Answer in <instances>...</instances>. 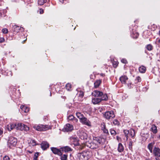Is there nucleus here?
Returning a JSON list of instances; mask_svg holds the SVG:
<instances>
[{
	"label": "nucleus",
	"mask_w": 160,
	"mask_h": 160,
	"mask_svg": "<svg viewBox=\"0 0 160 160\" xmlns=\"http://www.w3.org/2000/svg\"><path fill=\"white\" fill-rule=\"evenodd\" d=\"M92 95L96 97H99L101 98H94L92 100V102L94 104H98L102 101H106L108 99L107 94L103 93L102 92L98 90L94 91L92 93Z\"/></svg>",
	"instance_id": "obj_1"
},
{
	"label": "nucleus",
	"mask_w": 160,
	"mask_h": 160,
	"mask_svg": "<svg viewBox=\"0 0 160 160\" xmlns=\"http://www.w3.org/2000/svg\"><path fill=\"white\" fill-rule=\"evenodd\" d=\"M33 128L38 131H45L51 129V127L47 125H35L33 126Z\"/></svg>",
	"instance_id": "obj_2"
},
{
	"label": "nucleus",
	"mask_w": 160,
	"mask_h": 160,
	"mask_svg": "<svg viewBox=\"0 0 160 160\" xmlns=\"http://www.w3.org/2000/svg\"><path fill=\"white\" fill-rule=\"evenodd\" d=\"M17 142V140L16 138L12 136L10 137L7 142L8 147L10 148H12L16 146Z\"/></svg>",
	"instance_id": "obj_3"
},
{
	"label": "nucleus",
	"mask_w": 160,
	"mask_h": 160,
	"mask_svg": "<svg viewBox=\"0 0 160 160\" xmlns=\"http://www.w3.org/2000/svg\"><path fill=\"white\" fill-rule=\"evenodd\" d=\"M90 152L88 151L83 152L77 155V159L78 160H88L90 157Z\"/></svg>",
	"instance_id": "obj_4"
},
{
	"label": "nucleus",
	"mask_w": 160,
	"mask_h": 160,
	"mask_svg": "<svg viewBox=\"0 0 160 160\" xmlns=\"http://www.w3.org/2000/svg\"><path fill=\"white\" fill-rule=\"evenodd\" d=\"M84 145L85 147L86 146L92 149L97 148L99 146V145L97 143H94V142L91 141L86 142L84 143Z\"/></svg>",
	"instance_id": "obj_5"
},
{
	"label": "nucleus",
	"mask_w": 160,
	"mask_h": 160,
	"mask_svg": "<svg viewBox=\"0 0 160 160\" xmlns=\"http://www.w3.org/2000/svg\"><path fill=\"white\" fill-rule=\"evenodd\" d=\"M15 125V128L17 129L20 130L21 131L24 130L26 131H28L29 129L28 127L22 123H19Z\"/></svg>",
	"instance_id": "obj_6"
},
{
	"label": "nucleus",
	"mask_w": 160,
	"mask_h": 160,
	"mask_svg": "<svg viewBox=\"0 0 160 160\" xmlns=\"http://www.w3.org/2000/svg\"><path fill=\"white\" fill-rule=\"evenodd\" d=\"M104 117L108 120L112 119L115 117V115L112 111L106 112L104 114Z\"/></svg>",
	"instance_id": "obj_7"
},
{
	"label": "nucleus",
	"mask_w": 160,
	"mask_h": 160,
	"mask_svg": "<svg viewBox=\"0 0 160 160\" xmlns=\"http://www.w3.org/2000/svg\"><path fill=\"white\" fill-rule=\"evenodd\" d=\"M78 135L82 139H86L88 138L87 134L82 130L79 131Z\"/></svg>",
	"instance_id": "obj_8"
},
{
	"label": "nucleus",
	"mask_w": 160,
	"mask_h": 160,
	"mask_svg": "<svg viewBox=\"0 0 160 160\" xmlns=\"http://www.w3.org/2000/svg\"><path fill=\"white\" fill-rule=\"evenodd\" d=\"M13 31L14 34H16L17 33L19 32L20 30L21 31L23 30V28L21 27H19L17 25H14L13 26Z\"/></svg>",
	"instance_id": "obj_9"
},
{
	"label": "nucleus",
	"mask_w": 160,
	"mask_h": 160,
	"mask_svg": "<svg viewBox=\"0 0 160 160\" xmlns=\"http://www.w3.org/2000/svg\"><path fill=\"white\" fill-rule=\"evenodd\" d=\"M153 151L154 156L157 158L160 157V149L158 148L154 147Z\"/></svg>",
	"instance_id": "obj_10"
},
{
	"label": "nucleus",
	"mask_w": 160,
	"mask_h": 160,
	"mask_svg": "<svg viewBox=\"0 0 160 160\" xmlns=\"http://www.w3.org/2000/svg\"><path fill=\"white\" fill-rule=\"evenodd\" d=\"M51 150L55 154H57L58 155H61L62 154L61 149L60 150L56 148L52 147L51 148Z\"/></svg>",
	"instance_id": "obj_11"
},
{
	"label": "nucleus",
	"mask_w": 160,
	"mask_h": 160,
	"mask_svg": "<svg viewBox=\"0 0 160 160\" xmlns=\"http://www.w3.org/2000/svg\"><path fill=\"white\" fill-rule=\"evenodd\" d=\"M80 121V122L88 126H91V124L90 122L85 117H84Z\"/></svg>",
	"instance_id": "obj_12"
},
{
	"label": "nucleus",
	"mask_w": 160,
	"mask_h": 160,
	"mask_svg": "<svg viewBox=\"0 0 160 160\" xmlns=\"http://www.w3.org/2000/svg\"><path fill=\"white\" fill-rule=\"evenodd\" d=\"M64 129L65 131L69 132L73 129V126L69 124H67L64 127Z\"/></svg>",
	"instance_id": "obj_13"
},
{
	"label": "nucleus",
	"mask_w": 160,
	"mask_h": 160,
	"mask_svg": "<svg viewBox=\"0 0 160 160\" xmlns=\"http://www.w3.org/2000/svg\"><path fill=\"white\" fill-rule=\"evenodd\" d=\"M128 79V78L127 76L125 75L122 76L119 78L120 81L123 84H125L126 81Z\"/></svg>",
	"instance_id": "obj_14"
},
{
	"label": "nucleus",
	"mask_w": 160,
	"mask_h": 160,
	"mask_svg": "<svg viewBox=\"0 0 160 160\" xmlns=\"http://www.w3.org/2000/svg\"><path fill=\"white\" fill-rule=\"evenodd\" d=\"M49 147V144L46 142H43L41 144V147L43 150H45Z\"/></svg>",
	"instance_id": "obj_15"
},
{
	"label": "nucleus",
	"mask_w": 160,
	"mask_h": 160,
	"mask_svg": "<svg viewBox=\"0 0 160 160\" xmlns=\"http://www.w3.org/2000/svg\"><path fill=\"white\" fill-rule=\"evenodd\" d=\"M15 124L10 123L8 125L6 126V128L9 131H11L13 128H15Z\"/></svg>",
	"instance_id": "obj_16"
},
{
	"label": "nucleus",
	"mask_w": 160,
	"mask_h": 160,
	"mask_svg": "<svg viewBox=\"0 0 160 160\" xmlns=\"http://www.w3.org/2000/svg\"><path fill=\"white\" fill-rule=\"evenodd\" d=\"M92 141L94 143H97L98 144L100 145L101 144V139L99 138L94 137L93 138Z\"/></svg>",
	"instance_id": "obj_17"
},
{
	"label": "nucleus",
	"mask_w": 160,
	"mask_h": 160,
	"mask_svg": "<svg viewBox=\"0 0 160 160\" xmlns=\"http://www.w3.org/2000/svg\"><path fill=\"white\" fill-rule=\"evenodd\" d=\"M61 149L62 151L64 152H68L72 150L71 148L68 146H65L64 147L61 148Z\"/></svg>",
	"instance_id": "obj_18"
},
{
	"label": "nucleus",
	"mask_w": 160,
	"mask_h": 160,
	"mask_svg": "<svg viewBox=\"0 0 160 160\" xmlns=\"http://www.w3.org/2000/svg\"><path fill=\"white\" fill-rule=\"evenodd\" d=\"M154 143V142H151L149 143L148 146V148L151 153H152L153 152L152 149Z\"/></svg>",
	"instance_id": "obj_19"
},
{
	"label": "nucleus",
	"mask_w": 160,
	"mask_h": 160,
	"mask_svg": "<svg viewBox=\"0 0 160 160\" xmlns=\"http://www.w3.org/2000/svg\"><path fill=\"white\" fill-rule=\"evenodd\" d=\"M151 129L153 133L155 134L157 133V127L154 124L152 125Z\"/></svg>",
	"instance_id": "obj_20"
},
{
	"label": "nucleus",
	"mask_w": 160,
	"mask_h": 160,
	"mask_svg": "<svg viewBox=\"0 0 160 160\" xmlns=\"http://www.w3.org/2000/svg\"><path fill=\"white\" fill-rule=\"evenodd\" d=\"M102 129L104 133L106 134L108 133V129H106V125L104 123L103 124H102Z\"/></svg>",
	"instance_id": "obj_21"
},
{
	"label": "nucleus",
	"mask_w": 160,
	"mask_h": 160,
	"mask_svg": "<svg viewBox=\"0 0 160 160\" xmlns=\"http://www.w3.org/2000/svg\"><path fill=\"white\" fill-rule=\"evenodd\" d=\"M124 150V147L121 143H119L118 147V151L119 152H122Z\"/></svg>",
	"instance_id": "obj_22"
},
{
	"label": "nucleus",
	"mask_w": 160,
	"mask_h": 160,
	"mask_svg": "<svg viewBox=\"0 0 160 160\" xmlns=\"http://www.w3.org/2000/svg\"><path fill=\"white\" fill-rule=\"evenodd\" d=\"M139 70L140 72L144 73L146 71V68L143 66H141L139 68Z\"/></svg>",
	"instance_id": "obj_23"
},
{
	"label": "nucleus",
	"mask_w": 160,
	"mask_h": 160,
	"mask_svg": "<svg viewBox=\"0 0 160 160\" xmlns=\"http://www.w3.org/2000/svg\"><path fill=\"white\" fill-rule=\"evenodd\" d=\"M20 108L23 111H24L25 112H28L29 109L27 107H26L24 105H21L20 107Z\"/></svg>",
	"instance_id": "obj_24"
},
{
	"label": "nucleus",
	"mask_w": 160,
	"mask_h": 160,
	"mask_svg": "<svg viewBox=\"0 0 160 160\" xmlns=\"http://www.w3.org/2000/svg\"><path fill=\"white\" fill-rule=\"evenodd\" d=\"M29 146H34L36 145V141L32 139H31L29 143Z\"/></svg>",
	"instance_id": "obj_25"
},
{
	"label": "nucleus",
	"mask_w": 160,
	"mask_h": 160,
	"mask_svg": "<svg viewBox=\"0 0 160 160\" xmlns=\"http://www.w3.org/2000/svg\"><path fill=\"white\" fill-rule=\"evenodd\" d=\"M131 35L133 38H138L139 34L137 32H133L131 34Z\"/></svg>",
	"instance_id": "obj_26"
},
{
	"label": "nucleus",
	"mask_w": 160,
	"mask_h": 160,
	"mask_svg": "<svg viewBox=\"0 0 160 160\" xmlns=\"http://www.w3.org/2000/svg\"><path fill=\"white\" fill-rule=\"evenodd\" d=\"M101 81L100 80H97L94 83V87L95 88H98L100 85Z\"/></svg>",
	"instance_id": "obj_27"
},
{
	"label": "nucleus",
	"mask_w": 160,
	"mask_h": 160,
	"mask_svg": "<svg viewBox=\"0 0 160 160\" xmlns=\"http://www.w3.org/2000/svg\"><path fill=\"white\" fill-rule=\"evenodd\" d=\"M76 115L77 117L80 119V120L84 117L83 114L80 112L76 113Z\"/></svg>",
	"instance_id": "obj_28"
},
{
	"label": "nucleus",
	"mask_w": 160,
	"mask_h": 160,
	"mask_svg": "<svg viewBox=\"0 0 160 160\" xmlns=\"http://www.w3.org/2000/svg\"><path fill=\"white\" fill-rule=\"evenodd\" d=\"M129 132V134L131 135V136L133 138H134V136L135 135V130L133 129H131Z\"/></svg>",
	"instance_id": "obj_29"
},
{
	"label": "nucleus",
	"mask_w": 160,
	"mask_h": 160,
	"mask_svg": "<svg viewBox=\"0 0 160 160\" xmlns=\"http://www.w3.org/2000/svg\"><path fill=\"white\" fill-rule=\"evenodd\" d=\"M61 156V160H67L68 155L66 154H62Z\"/></svg>",
	"instance_id": "obj_30"
},
{
	"label": "nucleus",
	"mask_w": 160,
	"mask_h": 160,
	"mask_svg": "<svg viewBox=\"0 0 160 160\" xmlns=\"http://www.w3.org/2000/svg\"><path fill=\"white\" fill-rule=\"evenodd\" d=\"M112 63L113 67L114 68H116L117 66L118 65V62L117 61V60L115 61L114 60L113 61H112Z\"/></svg>",
	"instance_id": "obj_31"
},
{
	"label": "nucleus",
	"mask_w": 160,
	"mask_h": 160,
	"mask_svg": "<svg viewBox=\"0 0 160 160\" xmlns=\"http://www.w3.org/2000/svg\"><path fill=\"white\" fill-rule=\"evenodd\" d=\"M47 0H38V3L39 5H42L46 2Z\"/></svg>",
	"instance_id": "obj_32"
},
{
	"label": "nucleus",
	"mask_w": 160,
	"mask_h": 160,
	"mask_svg": "<svg viewBox=\"0 0 160 160\" xmlns=\"http://www.w3.org/2000/svg\"><path fill=\"white\" fill-rule=\"evenodd\" d=\"M123 132L126 138L127 139H128V134L129 133V131L128 130H124Z\"/></svg>",
	"instance_id": "obj_33"
},
{
	"label": "nucleus",
	"mask_w": 160,
	"mask_h": 160,
	"mask_svg": "<svg viewBox=\"0 0 160 160\" xmlns=\"http://www.w3.org/2000/svg\"><path fill=\"white\" fill-rule=\"evenodd\" d=\"M39 155V152H37L36 153L34 156L33 160H38V157Z\"/></svg>",
	"instance_id": "obj_34"
},
{
	"label": "nucleus",
	"mask_w": 160,
	"mask_h": 160,
	"mask_svg": "<svg viewBox=\"0 0 160 160\" xmlns=\"http://www.w3.org/2000/svg\"><path fill=\"white\" fill-rule=\"evenodd\" d=\"M135 81L136 83H138V82H141V78L139 76L137 77L135 80Z\"/></svg>",
	"instance_id": "obj_35"
},
{
	"label": "nucleus",
	"mask_w": 160,
	"mask_h": 160,
	"mask_svg": "<svg viewBox=\"0 0 160 160\" xmlns=\"http://www.w3.org/2000/svg\"><path fill=\"white\" fill-rule=\"evenodd\" d=\"M153 47L151 44H148L147 46V48L148 50L151 51L152 50Z\"/></svg>",
	"instance_id": "obj_36"
},
{
	"label": "nucleus",
	"mask_w": 160,
	"mask_h": 160,
	"mask_svg": "<svg viewBox=\"0 0 160 160\" xmlns=\"http://www.w3.org/2000/svg\"><path fill=\"white\" fill-rule=\"evenodd\" d=\"M66 89L69 91L71 88V85L69 83H67L66 85Z\"/></svg>",
	"instance_id": "obj_37"
},
{
	"label": "nucleus",
	"mask_w": 160,
	"mask_h": 160,
	"mask_svg": "<svg viewBox=\"0 0 160 160\" xmlns=\"http://www.w3.org/2000/svg\"><path fill=\"white\" fill-rule=\"evenodd\" d=\"M110 132L111 135H115L116 134V132L115 130L113 129H111L110 131Z\"/></svg>",
	"instance_id": "obj_38"
},
{
	"label": "nucleus",
	"mask_w": 160,
	"mask_h": 160,
	"mask_svg": "<svg viewBox=\"0 0 160 160\" xmlns=\"http://www.w3.org/2000/svg\"><path fill=\"white\" fill-rule=\"evenodd\" d=\"M133 142L131 141H130L129 143V148L131 150L132 149V146Z\"/></svg>",
	"instance_id": "obj_39"
},
{
	"label": "nucleus",
	"mask_w": 160,
	"mask_h": 160,
	"mask_svg": "<svg viewBox=\"0 0 160 160\" xmlns=\"http://www.w3.org/2000/svg\"><path fill=\"white\" fill-rule=\"evenodd\" d=\"M113 124L115 125H118L119 124V122L118 121L117 119H115L113 122Z\"/></svg>",
	"instance_id": "obj_40"
},
{
	"label": "nucleus",
	"mask_w": 160,
	"mask_h": 160,
	"mask_svg": "<svg viewBox=\"0 0 160 160\" xmlns=\"http://www.w3.org/2000/svg\"><path fill=\"white\" fill-rule=\"evenodd\" d=\"M2 32H3V33L4 34H6L8 33V31L7 28H4L2 29Z\"/></svg>",
	"instance_id": "obj_41"
},
{
	"label": "nucleus",
	"mask_w": 160,
	"mask_h": 160,
	"mask_svg": "<svg viewBox=\"0 0 160 160\" xmlns=\"http://www.w3.org/2000/svg\"><path fill=\"white\" fill-rule=\"evenodd\" d=\"M84 96V93L83 92H82L81 91L79 92V98H83Z\"/></svg>",
	"instance_id": "obj_42"
},
{
	"label": "nucleus",
	"mask_w": 160,
	"mask_h": 160,
	"mask_svg": "<svg viewBox=\"0 0 160 160\" xmlns=\"http://www.w3.org/2000/svg\"><path fill=\"white\" fill-rule=\"evenodd\" d=\"M3 160H10V159L8 156H5L3 158Z\"/></svg>",
	"instance_id": "obj_43"
},
{
	"label": "nucleus",
	"mask_w": 160,
	"mask_h": 160,
	"mask_svg": "<svg viewBox=\"0 0 160 160\" xmlns=\"http://www.w3.org/2000/svg\"><path fill=\"white\" fill-rule=\"evenodd\" d=\"M121 62L122 63H124V64H126V63H127V61L126 60V59H122L121 60Z\"/></svg>",
	"instance_id": "obj_44"
},
{
	"label": "nucleus",
	"mask_w": 160,
	"mask_h": 160,
	"mask_svg": "<svg viewBox=\"0 0 160 160\" xmlns=\"http://www.w3.org/2000/svg\"><path fill=\"white\" fill-rule=\"evenodd\" d=\"M74 117L73 115H70L69 116L68 119L69 120H72L74 118Z\"/></svg>",
	"instance_id": "obj_45"
},
{
	"label": "nucleus",
	"mask_w": 160,
	"mask_h": 160,
	"mask_svg": "<svg viewBox=\"0 0 160 160\" xmlns=\"http://www.w3.org/2000/svg\"><path fill=\"white\" fill-rule=\"evenodd\" d=\"M71 140L73 142H77V139L75 138H71Z\"/></svg>",
	"instance_id": "obj_46"
},
{
	"label": "nucleus",
	"mask_w": 160,
	"mask_h": 160,
	"mask_svg": "<svg viewBox=\"0 0 160 160\" xmlns=\"http://www.w3.org/2000/svg\"><path fill=\"white\" fill-rule=\"evenodd\" d=\"M4 39L3 38H0V42L1 43L4 42Z\"/></svg>",
	"instance_id": "obj_47"
},
{
	"label": "nucleus",
	"mask_w": 160,
	"mask_h": 160,
	"mask_svg": "<svg viewBox=\"0 0 160 160\" xmlns=\"http://www.w3.org/2000/svg\"><path fill=\"white\" fill-rule=\"evenodd\" d=\"M82 98H79V97H78V101L80 102L82 101L83 100Z\"/></svg>",
	"instance_id": "obj_48"
},
{
	"label": "nucleus",
	"mask_w": 160,
	"mask_h": 160,
	"mask_svg": "<svg viewBox=\"0 0 160 160\" xmlns=\"http://www.w3.org/2000/svg\"><path fill=\"white\" fill-rule=\"evenodd\" d=\"M40 14H42L43 13L44 11L43 9L41 8V9H40Z\"/></svg>",
	"instance_id": "obj_49"
},
{
	"label": "nucleus",
	"mask_w": 160,
	"mask_h": 160,
	"mask_svg": "<svg viewBox=\"0 0 160 160\" xmlns=\"http://www.w3.org/2000/svg\"><path fill=\"white\" fill-rule=\"evenodd\" d=\"M3 131H2L0 129V136L2 133Z\"/></svg>",
	"instance_id": "obj_50"
},
{
	"label": "nucleus",
	"mask_w": 160,
	"mask_h": 160,
	"mask_svg": "<svg viewBox=\"0 0 160 160\" xmlns=\"http://www.w3.org/2000/svg\"><path fill=\"white\" fill-rule=\"evenodd\" d=\"M131 84V83H128V87H129V86H130Z\"/></svg>",
	"instance_id": "obj_51"
},
{
	"label": "nucleus",
	"mask_w": 160,
	"mask_h": 160,
	"mask_svg": "<svg viewBox=\"0 0 160 160\" xmlns=\"http://www.w3.org/2000/svg\"><path fill=\"white\" fill-rule=\"evenodd\" d=\"M100 75L102 76H104V74L103 73H101L100 74Z\"/></svg>",
	"instance_id": "obj_52"
},
{
	"label": "nucleus",
	"mask_w": 160,
	"mask_h": 160,
	"mask_svg": "<svg viewBox=\"0 0 160 160\" xmlns=\"http://www.w3.org/2000/svg\"><path fill=\"white\" fill-rule=\"evenodd\" d=\"M119 138V137L118 136H117V140H118Z\"/></svg>",
	"instance_id": "obj_53"
},
{
	"label": "nucleus",
	"mask_w": 160,
	"mask_h": 160,
	"mask_svg": "<svg viewBox=\"0 0 160 160\" xmlns=\"http://www.w3.org/2000/svg\"><path fill=\"white\" fill-rule=\"evenodd\" d=\"M158 138L160 139V134L158 136Z\"/></svg>",
	"instance_id": "obj_54"
},
{
	"label": "nucleus",
	"mask_w": 160,
	"mask_h": 160,
	"mask_svg": "<svg viewBox=\"0 0 160 160\" xmlns=\"http://www.w3.org/2000/svg\"><path fill=\"white\" fill-rule=\"evenodd\" d=\"M158 158H156V160H158Z\"/></svg>",
	"instance_id": "obj_55"
},
{
	"label": "nucleus",
	"mask_w": 160,
	"mask_h": 160,
	"mask_svg": "<svg viewBox=\"0 0 160 160\" xmlns=\"http://www.w3.org/2000/svg\"><path fill=\"white\" fill-rule=\"evenodd\" d=\"M2 13H0V16H2Z\"/></svg>",
	"instance_id": "obj_56"
},
{
	"label": "nucleus",
	"mask_w": 160,
	"mask_h": 160,
	"mask_svg": "<svg viewBox=\"0 0 160 160\" xmlns=\"http://www.w3.org/2000/svg\"><path fill=\"white\" fill-rule=\"evenodd\" d=\"M159 34L160 36V30L159 31Z\"/></svg>",
	"instance_id": "obj_57"
},
{
	"label": "nucleus",
	"mask_w": 160,
	"mask_h": 160,
	"mask_svg": "<svg viewBox=\"0 0 160 160\" xmlns=\"http://www.w3.org/2000/svg\"><path fill=\"white\" fill-rule=\"evenodd\" d=\"M158 42H160V39L159 40Z\"/></svg>",
	"instance_id": "obj_58"
},
{
	"label": "nucleus",
	"mask_w": 160,
	"mask_h": 160,
	"mask_svg": "<svg viewBox=\"0 0 160 160\" xmlns=\"http://www.w3.org/2000/svg\"><path fill=\"white\" fill-rule=\"evenodd\" d=\"M29 152L30 153H32V152H31L30 151H29Z\"/></svg>",
	"instance_id": "obj_59"
},
{
	"label": "nucleus",
	"mask_w": 160,
	"mask_h": 160,
	"mask_svg": "<svg viewBox=\"0 0 160 160\" xmlns=\"http://www.w3.org/2000/svg\"><path fill=\"white\" fill-rule=\"evenodd\" d=\"M25 41V40L23 41V43Z\"/></svg>",
	"instance_id": "obj_60"
}]
</instances>
